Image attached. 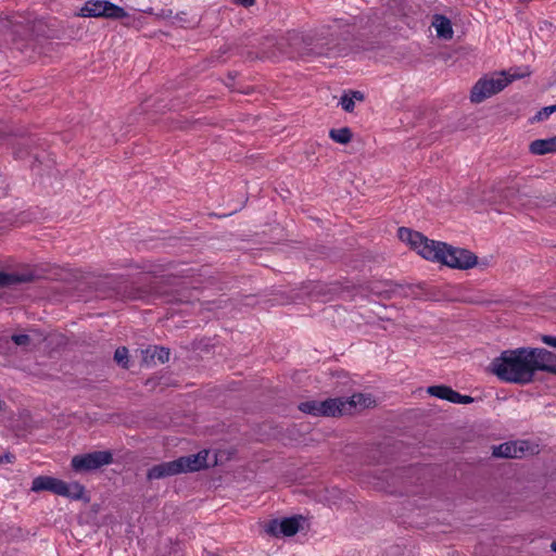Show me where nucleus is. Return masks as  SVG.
Returning a JSON list of instances; mask_svg holds the SVG:
<instances>
[{
	"instance_id": "nucleus-1",
	"label": "nucleus",
	"mask_w": 556,
	"mask_h": 556,
	"mask_svg": "<svg viewBox=\"0 0 556 556\" xmlns=\"http://www.w3.org/2000/svg\"><path fill=\"white\" fill-rule=\"evenodd\" d=\"M397 232L400 240L408 244L425 260L463 270L477 265V256L466 249L428 239L422 233L405 227L399 228Z\"/></svg>"
},
{
	"instance_id": "nucleus-2",
	"label": "nucleus",
	"mask_w": 556,
	"mask_h": 556,
	"mask_svg": "<svg viewBox=\"0 0 556 556\" xmlns=\"http://www.w3.org/2000/svg\"><path fill=\"white\" fill-rule=\"evenodd\" d=\"M491 374L501 381L527 384L533 380L530 348L505 350L489 365Z\"/></svg>"
},
{
	"instance_id": "nucleus-3",
	"label": "nucleus",
	"mask_w": 556,
	"mask_h": 556,
	"mask_svg": "<svg viewBox=\"0 0 556 556\" xmlns=\"http://www.w3.org/2000/svg\"><path fill=\"white\" fill-rule=\"evenodd\" d=\"M374 404L375 400L369 394L356 393L349 399L338 397L325 401H306L299 405V409L313 416L336 417L353 414Z\"/></svg>"
},
{
	"instance_id": "nucleus-4",
	"label": "nucleus",
	"mask_w": 556,
	"mask_h": 556,
	"mask_svg": "<svg viewBox=\"0 0 556 556\" xmlns=\"http://www.w3.org/2000/svg\"><path fill=\"white\" fill-rule=\"evenodd\" d=\"M208 451L203 450L198 454L179 457L172 462L162 463L149 469V480L162 479L179 473L198 471L207 466Z\"/></svg>"
},
{
	"instance_id": "nucleus-5",
	"label": "nucleus",
	"mask_w": 556,
	"mask_h": 556,
	"mask_svg": "<svg viewBox=\"0 0 556 556\" xmlns=\"http://www.w3.org/2000/svg\"><path fill=\"white\" fill-rule=\"evenodd\" d=\"M529 73H518L509 70L508 72L494 73L490 76L480 78L471 89L470 100L473 103H481L485 99L502 91L509 83L517 78L527 76Z\"/></svg>"
},
{
	"instance_id": "nucleus-6",
	"label": "nucleus",
	"mask_w": 556,
	"mask_h": 556,
	"mask_svg": "<svg viewBox=\"0 0 556 556\" xmlns=\"http://www.w3.org/2000/svg\"><path fill=\"white\" fill-rule=\"evenodd\" d=\"M30 490L33 492L50 491L56 495L79 500L83 497L85 489L78 482L66 483L63 480L49 477L38 476L33 480Z\"/></svg>"
},
{
	"instance_id": "nucleus-7",
	"label": "nucleus",
	"mask_w": 556,
	"mask_h": 556,
	"mask_svg": "<svg viewBox=\"0 0 556 556\" xmlns=\"http://www.w3.org/2000/svg\"><path fill=\"white\" fill-rule=\"evenodd\" d=\"M79 15L83 17H105L111 20H122L128 16V13L122 8L106 0H90L80 9Z\"/></svg>"
},
{
	"instance_id": "nucleus-8",
	"label": "nucleus",
	"mask_w": 556,
	"mask_h": 556,
	"mask_svg": "<svg viewBox=\"0 0 556 556\" xmlns=\"http://www.w3.org/2000/svg\"><path fill=\"white\" fill-rule=\"evenodd\" d=\"M113 456L111 452L96 451L74 456L72 458V468L77 472L91 471L111 464Z\"/></svg>"
},
{
	"instance_id": "nucleus-9",
	"label": "nucleus",
	"mask_w": 556,
	"mask_h": 556,
	"mask_svg": "<svg viewBox=\"0 0 556 556\" xmlns=\"http://www.w3.org/2000/svg\"><path fill=\"white\" fill-rule=\"evenodd\" d=\"M301 520L302 517L273 519L265 525L264 529L271 536H292L299 532Z\"/></svg>"
},
{
	"instance_id": "nucleus-10",
	"label": "nucleus",
	"mask_w": 556,
	"mask_h": 556,
	"mask_svg": "<svg viewBox=\"0 0 556 556\" xmlns=\"http://www.w3.org/2000/svg\"><path fill=\"white\" fill-rule=\"evenodd\" d=\"M533 376L536 371L556 375V354L545 349L530 348Z\"/></svg>"
},
{
	"instance_id": "nucleus-11",
	"label": "nucleus",
	"mask_w": 556,
	"mask_h": 556,
	"mask_svg": "<svg viewBox=\"0 0 556 556\" xmlns=\"http://www.w3.org/2000/svg\"><path fill=\"white\" fill-rule=\"evenodd\" d=\"M534 448L528 441H510L493 447V455L496 457L519 458L528 453H533Z\"/></svg>"
},
{
	"instance_id": "nucleus-12",
	"label": "nucleus",
	"mask_w": 556,
	"mask_h": 556,
	"mask_svg": "<svg viewBox=\"0 0 556 556\" xmlns=\"http://www.w3.org/2000/svg\"><path fill=\"white\" fill-rule=\"evenodd\" d=\"M529 151L534 155L556 153V136L532 141L529 146Z\"/></svg>"
},
{
	"instance_id": "nucleus-13",
	"label": "nucleus",
	"mask_w": 556,
	"mask_h": 556,
	"mask_svg": "<svg viewBox=\"0 0 556 556\" xmlns=\"http://www.w3.org/2000/svg\"><path fill=\"white\" fill-rule=\"evenodd\" d=\"M437 36L445 40L452 39L453 28L451 21L443 15H435L432 22Z\"/></svg>"
},
{
	"instance_id": "nucleus-14",
	"label": "nucleus",
	"mask_w": 556,
	"mask_h": 556,
	"mask_svg": "<svg viewBox=\"0 0 556 556\" xmlns=\"http://www.w3.org/2000/svg\"><path fill=\"white\" fill-rule=\"evenodd\" d=\"M363 100L364 94L361 91H349L341 97L340 104L345 112H353L355 102Z\"/></svg>"
},
{
	"instance_id": "nucleus-15",
	"label": "nucleus",
	"mask_w": 556,
	"mask_h": 556,
	"mask_svg": "<svg viewBox=\"0 0 556 556\" xmlns=\"http://www.w3.org/2000/svg\"><path fill=\"white\" fill-rule=\"evenodd\" d=\"M427 392L441 400H446L448 402H453L456 396V391L446 386H431L427 389Z\"/></svg>"
},
{
	"instance_id": "nucleus-16",
	"label": "nucleus",
	"mask_w": 556,
	"mask_h": 556,
	"mask_svg": "<svg viewBox=\"0 0 556 556\" xmlns=\"http://www.w3.org/2000/svg\"><path fill=\"white\" fill-rule=\"evenodd\" d=\"M329 136L333 141L341 144H345L352 139L351 130L348 127L331 129Z\"/></svg>"
},
{
	"instance_id": "nucleus-17",
	"label": "nucleus",
	"mask_w": 556,
	"mask_h": 556,
	"mask_svg": "<svg viewBox=\"0 0 556 556\" xmlns=\"http://www.w3.org/2000/svg\"><path fill=\"white\" fill-rule=\"evenodd\" d=\"M151 352V357H156L161 363L168 362L169 351L164 348L154 346L152 350H147V353Z\"/></svg>"
},
{
	"instance_id": "nucleus-18",
	"label": "nucleus",
	"mask_w": 556,
	"mask_h": 556,
	"mask_svg": "<svg viewBox=\"0 0 556 556\" xmlns=\"http://www.w3.org/2000/svg\"><path fill=\"white\" fill-rule=\"evenodd\" d=\"M114 359L124 368L128 367V350L126 348H118L114 353Z\"/></svg>"
},
{
	"instance_id": "nucleus-19",
	"label": "nucleus",
	"mask_w": 556,
	"mask_h": 556,
	"mask_svg": "<svg viewBox=\"0 0 556 556\" xmlns=\"http://www.w3.org/2000/svg\"><path fill=\"white\" fill-rule=\"evenodd\" d=\"M556 112V104L545 106L542 110H540L534 117L532 118L533 122H542L547 119L552 113Z\"/></svg>"
},
{
	"instance_id": "nucleus-20",
	"label": "nucleus",
	"mask_w": 556,
	"mask_h": 556,
	"mask_svg": "<svg viewBox=\"0 0 556 556\" xmlns=\"http://www.w3.org/2000/svg\"><path fill=\"white\" fill-rule=\"evenodd\" d=\"M12 341L18 346H27L30 342L29 336L27 334H14Z\"/></svg>"
},
{
	"instance_id": "nucleus-21",
	"label": "nucleus",
	"mask_w": 556,
	"mask_h": 556,
	"mask_svg": "<svg viewBox=\"0 0 556 556\" xmlns=\"http://www.w3.org/2000/svg\"><path fill=\"white\" fill-rule=\"evenodd\" d=\"M473 402V399L469 395H463L458 392H456V396L454 397L452 403L456 404H470Z\"/></svg>"
},
{
	"instance_id": "nucleus-22",
	"label": "nucleus",
	"mask_w": 556,
	"mask_h": 556,
	"mask_svg": "<svg viewBox=\"0 0 556 556\" xmlns=\"http://www.w3.org/2000/svg\"><path fill=\"white\" fill-rule=\"evenodd\" d=\"M542 342L552 348H556V337H554V336H543Z\"/></svg>"
},
{
	"instance_id": "nucleus-23",
	"label": "nucleus",
	"mask_w": 556,
	"mask_h": 556,
	"mask_svg": "<svg viewBox=\"0 0 556 556\" xmlns=\"http://www.w3.org/2000/svg\"><path fill=\"white\" fill-rule=\"evenodd\" d=\"M13 458H14V456H13V455H11V454H4V455H2V456H0V465H1L2 463H12V462H13Z\"/></svg>"
},
{
	"instance_id": "nucleus-24",
	"label": "nucleus",
	"mask_w": 556,
	"mask_h": 556,
	"mask_svg": "<svg viewBox=\"0 0 556 556\" xmlns=\"http://www.w3.org/2000/svg\"><path fill=\"white\" fill-rule=\"evenodd\" d=\"M255 0H235L236 3L241 4L243 7H250L254 3Z\"/></svg>"
},
{
	"instance_id": "nucleus-25",
	"label": "nucleus",
	"mask_w": 556,
	"mask_h": 556,
	"mask_svg": "<svg viewBox=\"0 0 556 556\" xmlns=\"http://www.w3.org/2000/svg\"><path fill=\"white\" fill-rule=\"evenodd\" d=\"M7 281H8V277L4 274L0 273V286L5 285Z\"/></svg>"
},
{
	"instance_id": "nucleus-26",
	"label": "nucleus",
	"mask_w": 556,
	"mask_h": 556,
	"mask_svg": "<svg viewBox=\"0 0 556 556\" xmlns=\"http://www.w3.org/2000/svg\"><path fill=\"white\" fill-rule=\"evenodd\" d=\"M552 549L556 553V542H553L551 545Z\"/></svg>"
}]
</instances>
